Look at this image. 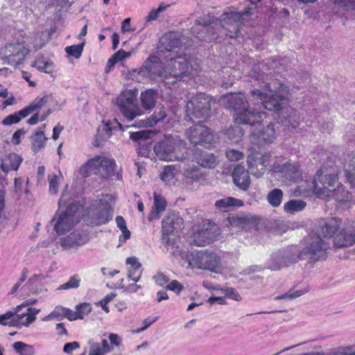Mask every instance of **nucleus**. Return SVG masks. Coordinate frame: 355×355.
I'll list each match as a JSON object with an SVG mask.
<instances>
[{"label":"nucleus","instance_id":"nucleus-1","mask_svg":"<svg viewBox=\"0 0 355 355\" xmlns=\"http://www.w3.org/2000/svg\"><path fill=\"white\" fill-rule=\"evenodd\" d=\"M339 228V219L330 220L321 230L324 239L316 234H311L304 239L306 245L302 251L299 252L296 246H290L274 252L268 261V268L277 270L296 262L298 259H309L313 261L326 259L327 250L329 248L327 240L333 236Z\"/></svg>","mask_w":355,"mask_h":355},{"label":"nucleus","instance_id":"nucleus-2","mask_svg":"<svg viewBox=\"0 0 355 355\" xmlns=\"http://www.w3.org/2000/svg\"><path fill=\"white\" fill-rule=\"evenodd\" d=\"M259 64L254 67L250 73V76L255 80H262L261 89H255L252 91V96L268 110L279 113L281 123L285 125L295 128L299 123L300 117L297 111L288 105V89L284 84L277 80L270 82L265 81L264 73L257 72L261 69Z\"/></svg>","mask_w":355,"mask_h":355},{"label":"nucleus","instance_id":"nucleus-3","mask_svg":"<svg viewBox=\"0 0 355 355\" xmlns=\"http://www.w3.org/2000/svg\"><path fill=\"white\" fill-rule=\"evenodd\" d=\"M338 175L336 168L322 167L313 180H302L295 193L308 195L313 191L318 198L332 197L339 202L352 201L353 195L338 182Z\"/></svg>","mask_w":355,"mask_h":355},{"label":"nucleus","instance_id":"nucleus-4","mask_svg":"<svg viewBox=\"0 0 355 355\" xmlns=\"http://www.w3.org/2000/svg\"><path fill=\"white\" fill-rule=\"evenodd\" d=\"M250 15L249 11H230L223 13L218 21H214L209 16H203L196 19L191 28L192 33L200 40L212 41L217 39L214 31L216 25L220 24L225 31V34L230 38L238 36L240 27L244 19L243 17Z\"/></svg>","mask_w":355,"mask_h":355},{"label":"nucleus","instance_id":"nucleus-5","mask_svg":"<svg viewBox=\"0 0 355 355\" xmlns=\"http://www.w3.org/2000/svg\"><path fill=\"white\" fill-rule=\"evenodd\" d=\"M161 46L166 51L167 55H164L165 59H169L172 65L175 67L173 69V78H180L185 76H197L200 71L199 63L191 58L177 55V48L181 49L182 40L178 34L171 33L165 35L160 40Z\"/></svg>","mask_w":355,"mask_h":355},{"label":"nucleus","instance_id":"nucleus-6","mask_svg":"<svg viewBox=\"0 0 355 355\" xmlns=\"http://www.w3.org/2000/svg\"><path fill=\"white\" fill-rule=\"evenodd\" d=\"M222 101L226 108L233 111L234 121L238 124L254 125L266 116L264 112L249 109L246 97L241 92L225 95Z\"/></svg>","mask_w":355,"mask_h":355},{"label":"nucleus","instance_id":"nucleus-7","mask_svg":"<svg viewBox=\"0 0 355 355\" xmlns=\"http://www.w3.org/2000/svg\"><path fill=\"white\" fill-rule=\"evenodd\" d=\"M165 60V58H164ZM173 69L175 67L172 65L169 59H166L164 67L161 58L151 55L145 61L144 65L133 73H137L142 78L153 80L164 81L166 85H172L178 80L187 81L194 76H185L180 78H173Z\"/></svg>","mask_w":355,"mask_h":355},{"label":"nucleus","instance_id":"nucleus-8","mask_svg":"<svg viewBox=\"0 0 355 355\" xmlns=\"http://www.w3.org/2000/svg\"><path fill=\"white\" fill-rule=\"evenodd\" d=\"M66 200L65 194L62 193L58 209L51 221L59 235L69 232L80 221L81 205L74 201L67 202Z\"/></svg>","mask_w":355,"mask_h":355},{"label":"nucleus","instance_id":"nucleus-9","mask_svg":"<svg viewBox=\"0 0 355 355\" xmlns=\"http://www.w3.org/2000/svg\"><path fill=\"white\" fill-rule=\"evenodd\" d=\"M153 150L159 159L167 162L183 160L187 153L185 142L173 137H166Z\"/></svg>","mask_w":355,"mask_h":355},{"label":"nucleus","instance_id":"nucleus-10","mask_svg":"<svg viewBox=\"0 0 355 355\" xmlns=\"http://www.w3.org/2000/svg\"><path fill=\"white\" fill-rule=\"evenodd\" d=\"M191 269L217 272L221 268L220 257L213 251H196L188 253L185 257Z\"/></svg>","mask_w":355,"mask_h":355},{"label":"nucleus","instance_id":"nucleus-11","mask_svg":"<svg viewBox=\"0 0 355 355\" xmlns=\"http://www.w3.org/2000/svg\"><path fill=\"white\" fill-rule=\"evenodd\" d=\"M114 166V159L108 155H101L89 159L80 168V173L85 177L94 174L106 178L113 173Z\"/></svg>","mask_w":355,"mask_h":355},{"label":"nucleus","instance_id":"nucleus-12","mask_svg":"<svg viewBox=\"0 0 355 355\" xmlns=\"http://www.w3.org/2000/svg\"><path fill=\"white\" fill-rule=\"evenodd\" d=\"M25 36L21 31L15 34L14 38L5 46L4 54L6 62L13 66L20 64L28 53L26 47Z\"/></svg>","mask_w":355,"mask_h":355},{"label":"nucleus","instance_id":"nucleus-13","mask_svg":"<svg viewBox=\"0 0 355 355\" xmlns=\"http://www.w3.org/2000/svg\"><path fill=\"white\" fill-rule=\"evenodd\" d=\"M113 216V209L106 199L95 200L87 213V222L92 226H98L108 223Z\"/></svg>","mask_w":355,"mask_h":355},{"label":"nucleus","instance_id":"nucleus-14","mask_svg":"<svg viewBox=\"0 0 355 355\" xmlns=\"http://www.w3.org/2000/svg\"><path fill=\"white\" fill-rule=\"evenodd\" d=\"M211 96L203 93L196 94L186 105L187 116L198 119L207 115L211 108Z\"/></svg>","mask_w":355,"mask_h":355},{"label":"nucleus","instance_id":"nucleus-15","mask_svg":"<svg viewBox=\"0 0 355 355\" xmlns=\"http://www.w3.org/2000/svg\"><path fill=\"white\" fill-rule=\"evenodd\" d=\"M117 103L120 111L128 121L141 115V110L136 104L135 96L130 91L123 92L118 98Z\"/></svg>","mask_w":355,"mask_h":355},{"label":"nucleus","instance_id":"nucleus-16","mask_svg":"<svg viewBox=\"0 0 355 355\" xmlns=\"http://www.w3.org/2000/svg\"><path fill=\"white\" fill-rule=\"evenodd\" d=\"M187 138L194 145L210 146L214 141V135L211 130L201 123L190 127L187 131Z\"/></svg>","mask_w":355,"mask_h":355},{"label":"nucleus","instance_id":"nucleus-17","mask_svg":"<svg viewBox=\"0 0 355 355\" xmlns=\"http://www.w3.org/2000/svg\"><path fill=\"white\" fill-rule=\"evenodd\" d=\"M108 338L110 345L106 339H103L101 343L96 342L94 339H89L88 340L89 355H106L112 351V345L119 347L121 345L122 338L116 334H110Z\"/></svg>","mask_w":355,"mask_h":355},{"label":"nucleus","instance_id":"nucleus-18","mask_svg":"<svg viewBox=\"0 0 355 355\" xmlns=\"http://www.w3.org/2000/svg\"><path fill=\"white\" fill-rule=\"evenodd\" d=\"M219 233L216 225L209 221L204 222L200 229L194 230L193 242L196 245L204 246L212 242Z\"/></svg>","mask_w":355,"mask_h":355},{"label":"nucleus","instance_id":"nucleus-19","mask_svg":"<svg viewBox=\"0 0 355 355\" xmlns=\"http://www.w3.org/2000/svg\"><path fill=\"white\" fill-rule=\"evenodd\" d=\"M270 154L254 153L248 156V164L250 173L257 178L262 176L266 166L270 164Z\"/></svg>","mask_w":355,"mask_h":355},{"label":"nucleus","instance_id":"nucleus-20","mask_svg":"<svg viewBox=\"0 0 355 355\" xmlns=\"http://www.w3.org/2000/svg\"><path fill=\"white\" fill-rule=\"evenodd\" d=\"M182 223V218L178 217L175 214H171L166 216L162 224V243L165 245H169V236L177 228H180Z\"/></svg>","mask_w":355,"mask_h":355},{"label":"nucleus","instance_id":"nucleus-21","mask_svg":"<svg viewBox=\"0 0 355 355\" xmlns=\"http://www.w3.org/2000/svg\"><path fill=\"white\" fill-rule=\"evenodd\" d=\"M89 241L88 236L80 231H75L60 239V244L64 250L76 249Z\"/></svg>","mask_w":355,"mask_h":355},{"label":"nucleus","instance_id":"nucleus-22","mask_svg":"<svg viewBox=\"0 0 355 355\" xmlns=\"http://www.w3.org/2000/svg\"><path fill=\"white\" fill-rule=\"evenodd\" d=\"M272 171L281 173L283 177L291 181H297L302 176L300 166L296 163L287 162L282 165L275 164Z\"/></svg>","mask_w":355,"mask_h":355},{"label":"nucleus","instance_id":"nucleus-23","mask_svg":"<svg viewBox=\"0 0 355 355\" xmlns=\"http://www.w3.org/2000/svg\"><path fill=\"white\" fill-rule=\"evenodd\" d=\"M275 139L276 133L272 124L268 125L260 132H253L251 135V141L258 146L272 144Z\"/></svg>","mask_w":355,"mask_h":355},{"label":"nucleus","instance_id":"nucleus-24","mask_svg":"<svg viewBox=\"0 0 355 355\" xmlns=\"http://www.w3.org/2000/svg\"><path fill=\"white\" fill-rule=\"evenodd\" d=\"M40 312V309L31 307L28 308L24 313L16 312L15 327H28L35 321L36 316Z\"/></svg>","mask_w":355,"mask_h":355},{"label":"nucleus","instance_id":"nucleus-25","mask_svg":"<svg viewBox=\"0 0 355 355\" xmlns=\"http://www.w3.org/2000/svg\"><path fill=\"white\" fill-rule=\"evenodd\" d=\"M232 179L234 184L243 191H246L250 185V178L248 171L244 166L236 165L232 172Z\"/></svg>","mask_w":355,"mask_h":355},{"label":"nucleus","instance_id":"nucleus-26","mask_svg":"<svg viewBox=\"0 0 355 355\" xmlns=\"http://www.w3.org/2000/svg\"><path fill=\"white\" fill-rule=\"evenodd\" d=\"M166 116V114L164 108L162 107H159L158 110H156L150 117L146 118L145 119L135 121V123H132L130 126H135L137 128L153 127L159 121H163Z\"/></svg>","mask_w":355,"mask_h":355},{"label":"nucleus","instance_id":"nucleus-27","mask_svg":"<svg viewBox=\"0 0 355 355\" xmlns=\"http://www.w3.org/2000/svg\"><path fill=\"white\" fill-rule=\"evenodd\" d=\"M199 166L207 168H214L218 163V159L214 154L207 152H198L195 153L194 159Z\"/></svg>","mask_w":355,"mask_h":355},{"label":"nucleus","instance_id":"nucleus-28","mask_svg":"<svg viewBox=\"0 0 355 355\" xmlns=\"http://www.w3.org/2000/svg\"><path fill=\"white\" fill-rule=\"evenodd\" d=\"M126 263L129 265L128 277L135 282L139 281L141 277L143 268L141 264L135 257H130L126 259Z\"/></svg>","mask_w":355,"mask_h":355},{"label":"nucleus","instance_id":"nucleus-29","mask_svg":"<svg viewBox=\"0 0 355 355\" xmlns=\"http://www.w3.org/2000/svg\"><path fill=\"white\" fill-rule=\"evenodd\" d=\"M22 160V158L17 154L15 153H9L2 159L1 168L5 173L10 171H17Z\"/></svg>","mask_w":355,"mask_h":355},{"label":"nucleus","instance_id":"nucleus-30","mask_svg":"<svg viewBox=\"0 0 355 355\" xmlns=\"http://www.w3.org/2000/svg\"><path fill=\"white\" fill-rule=\"evenodd\" d=\"M334 243L337 248H345L355 244V234L343 230L334 238Z\"/></svg>","mask_w":355,"mask_h":355},{"label":"nucleus","instance_id":"nucleus-31","mask_svg":"<svg viewBox=\"0 0 355 355\" xmlns=\"http://www.w3.org/2000/svg\"><path fill=\"white\" fill-rule=\"evenodd\" d=\"M159 94L157 90L149 89L141 93L140 99L143 107L146 110H151L155 105Z\"/></svg>","mask_w":355,"mask_h":355},{"label":"nucleus","instance_id":"nucleus-32","mask_svg":"<svg viewBox=\"0 0 355 355\" xmlns=\"http://www.w3.org/2000/svg\"><path fill=\"white\" fill-rule=\"evenodd\" d=\"M166 202L165 198L157 193H154V205L148 216L149 220L158 219L160 214L165 210Z\"/></svg>","mask_w":355,"mask_h":355},{"label":"nucleus","instance_id":"nucleus-33","mask_svg":"<svg viewBox=\"0 0 355 355\" xmlns=\"http://www.w3.org/2000/svg\"><path fill=\"white\" fill-rule=\"evenodd\" d=\"M243 205V202L241 200L233 197H226L215 202V206L218 209L225 211H228L232 207H240Z\"/></svg>","mask_w":355,"mask_h":355},{"label":"nucleus","instance_id":"nucleus-34","mask_svg":"<svg viewBox=\"0 0 355 355\" xmlns=\"http://www.w3.org/2000/svg\"><path fill=\"white\" fill-rule=\"evenodd\" d=\"M179 169L174 165L165 166L160 174V178L166 184H174L177 181Z\"/></svg>","mask_w":355,"mask_h":355},{"label":"nucleus","instance_id":"nucleus-35","mask_svg":"<svg viewBox=\"0 0 355 355\" xmlns=\"http://www.w3.org/2000/svg\"><path fill=\"white\" fill-rule=\"evenodd\" d=\"M49 98V96L47 95H44L42 97L36 98L27 107L23 109L24 110V112H25V114H26L28 116L31 113L38 111L40 109L46 105Z\"/></svg>","mask_w":355,"mask_h":355},{"label":"nucleus","instance_id":"nucleus-36","mask_svg":"<svg viewBox=\"0 0 355 355\" xmlns=\"http://www.w3.org/2000/svg\"><path fill=\"white\" fill-rule=\"evenodd\" d=\"M306 206V203L302 200H291L284 205L285 212L290 214H294L296 212L303 210Z\"/></svg>","mask_w":355,"mask_h":355},{"label":"nucleus","instance_id":"nucleus-37","mask_svg":"<svg viewBox=\"0 0 355 355\" xmlns=\"http://www.w3.org/2000/svg\"><path fill=\"white\" fill-rule=\"evenodd\" d=\"M225 135L232 143L236 144L241 140L243 136V131L240 126L234 125L227 128L225 131Z\"/></svg>","mask_w":355,"mask_h":355},{"label":"nucleus","instance_id":"nucleus-38","mask_svg":"<svg viewBox=\"0 0 355 355\" xmlns=\"http://www.w3.org/2000/svg\"><path fill=\"white\" fill-rule=\"evenodd\" d=\"M12 347L19 355H34L35 349L33 345H28L21 341L13 343Z\"/></svg>","mask_w":355,"mask_h":355},{"label":"nucleus","instance_id":"nucleus-39","mask_svg":"<svg viewBox=\"0 0 355 355\" xmlns=\"http://www.w3.org/2000/svg\"><path fill=\"white\" fill-rule=\"evenodd\" d=\"M309 291V288L304 289H290L286 293L276 296L275 300H292L297 297H299Z\"/></svg>","mask_w":355,"mask_h":355},{"label":"nucleus","instance_id":"nucleus-40","mask_svg":"<svg viewBox=\"0 0 355 355\" xmlns=\"http://www.w3.org/2000/svg\"><path fill=\"white\" fill-rule=\"evenodd\" d=\"M24 112V110L22 109L14 114L7 116L2 120L1 124L4 126H9L19 123L22 119L27 116Z\"/></svg>","mask_w":355,"mask_h":355},{"label":"nucleus","instance_id":"nucleus-41","mask_svg":"<svg viewBox=\"0 0 355 355\" xmlns=\"http://www.w3.org/2000/svg\"><path fill=\"white\" fill-rule=\"evenodd\" d=\"M283 191L279 189H274L267 195V200L274 207H279L282 201Z\"/></svg>","mask_w":355,"mask_h":355},{"label":"nucleus","instance_id":"nucleus-42","mask_svg":"<svg viewBox=\"0 0 355 355\" xmlns=\"http://www.w3.org/2000/svg\"><path fill=\"white\" fill-rule=\"evenodd\" d=\"M16 312L15 307L13 311H9L0 315V324L3 326H8L10 327H15Z\"/></svg>","mask_w":355,"mask_h":355},{"label":"nucleus","instance_id":"nucleus-43","mask_svg":"<svg viewBox=\"0 0 355 355\" xmlns=\"http://www.w3.org/2000/svg\"><path fill=\"white\" fill-rule=\"evenodd\" d=\"M64 311L65 307L57 306L49 315L42 318V321L61 320L64 318Z\"/></svg>","mask_w":355,"mask_h":355},{"label":"nucleus","instance_id":"nucleus-44","mask_svg":"<svg viewBox=\"0 0 355 355\" xmlns=\"http://www.w3.org/2000/svg\"><path fill=\"white\" fill-rule=\"evenodd\" d=\"M46 138L42 128L38 129L33 137V148L34 150H38L44 145Z\"/></svg>","mask_w":355,"mask_h":355},{"label":"nucleus","instance_id":"nucleus-45","mask_svg":"<svg viewBox=\"0 0 355 355\" xmlns=\"http://www.w3.org/2000/svg\"><path fill=\"white\" fill-rule=\"evenodd\" d=\"M326 355H355V345L340 347L331 350Z\"/></svg>","mask_w":355,"mask_h":355},{"label":"nucleus","instance_id":"nucleus-46","mask_svg":"<svg viewBox=\"0 0 355 355\" xmlns=\"http://www.w3.org/2000/svg\"><path fill=\"white\" fill-rule=\"evenodd\" d=\"M80 279L78 275L71 276L69 279L64 284L60 286L59 290H67L71 288H77L80 286Z\"/></svg>","mask_w":355,"mask_h":355},{"label":"nucleus","instance_id":"nucleus-47","mask_svg":"<svg viewBox=\"0 0 355 355\" xmlns=\"http://www.w3.org/2000/svg\"><path fill=\"white\" fill-rule=\"evenodd\" d=\"M84 43L77 45H72L65 48L66 53L75 58H79L83 51Z\"/></svg>","mask_w":355,"mask_h":355},{"label":"nucleus","instance_id":"nucleus-48","mask_svg":"<svg viewBox=\"0 0 355 355\" xmlns=\"http://www.w3.org/2000/svg\"><path fill=\"white\" fill-rule=\"evenodd\" d=\"M76 310L78 319L82 320L91 312L92 307L88 303H83L77 305Z\"/></svg>","mask_w":355,"mask_h":355},{"label":"nucleus","instance_id":"nucleus-49","mask_svg":"<svg viewBox=\"0 0 355 355\" xmlns=\"http://www.w3.org/2000/svg\"><path fill=\"white\" fill-rule=\"evenodd\" d=\"M61 175H57L55 174L51 175L49 176V192L51 193L56 194L58 191V184L60 180L61 179Z\"/></svg>","mask_w":355,"mask_h":355},{"label":"nucleus","instance_id":"nucleus-50","mask_svg":"<svg viewBox=\"0 0 355 355\" xmlns=\"http://www.w3.org/2000/svg\"><path fill=\"white\" fill-rule=\"evenodd\" d=\"M184 175L187 179H191L192 181H196L201 177V173L198 171V166L186 168Z\"/></svg>","mask_w":355,"mask_h":355},{"label":"nucleus","instance_id":"nucleus-51","mask_svg":"<svg viewBox=\"0 0 355 355\" xmlns=\"http://www.w3.org/2000/svg\"><path fill=\"white\" fill-rule=\"evenodd\" d=\"M335 6L341 8L344 10L354 9L355 10V1L352 0H330Z\"/></svg>","mask_w":355,"mask_h":355},{"label":"nucleus","instance_id":"nucleus-52","mask_svg":"<svg viewBox=\"0 0 355 355\" xmlns=\"http://www.w3.org/2000/svg\"><path fill=\"white\" fill-rule=\"evenodd\" d=\"M168 6L169 5L168 4L161 3L157 9L151 10L146 17L147 21L155 20L159 15L164 12Z\"/></svg>","mask_w":355,"mask_h":355},{"label":"nucleus","instance_id":"nucleus-53","mask_svg":"<svg viewBox=\"0 0 355 355\" xmlns=\"http://www.w3.org/2000/svg\"><path fill=\"white\" fill-rule=\"evenodd\" d=\"M226 157L230 161L234 162L243 159L244 155L242 152L239 150L234 149H228L226 150Z\"/></svg>","mask_w":355,"mask_h":355},{"label":"nucleus","instance_id":"nucleus-54","mask_svg":"<svg viewBox=\"0 0 355 355\" xmlns=\"http://www.w3.org/2000/svg\"><path fill=\"white\" fill-rule=\"evenodd\" d=\"M155 284L159 286L164 287L169 282L168 277L162 272H157L153 277Z\"/></svg>","mask_w":355,"mask_h":355},{"label":"nucleus","instance_id":"nucleus-55","mask_svg":"<svg viewBox=\"0 0 355 355\" xmlns=\"http://www.w3.org/2000/svg\"><path fill=\"white\" fill-rule=\"evenodd\" d=\"M166 289L180 294L184 289V286L178 281L173 280L166 286Z\"/></svg>","mask_w":355,"mask_h":355},{"label":"nucleus","instance_id":"nucleus-56","mask_svg":"<svg viewBox=\"0 0 355 355\" xmlns=\"http://www.w3.org/2000/svg\"><path fill=\"white\" fill-rule=\"evenodd\" d=\"M52 64L48 61H43L40 60H37L32 64L33 67H35L40 71H43L45 72H49Z\"/></svg>","mask_w":355,"mask_h":355},{"label":"nucleus","instance_id":"nucleus-57","mask_svg":"<svg viewBox=\"0 0 355 355\" xmlns=\"http://www.w3.org/2000/svg\"><path fill=\"white\" fill-rule=\"evenodd\" d=\"M50 110H49L45 114H43L41 116H39L38 113H35L28 120L27 122L29 125H35L39 121H44L46 119V117L50 114Z\"/></svg>","mask_w":355,"mask_h":355},{"label":"nucleus","instance_id":"nucleus-58","mask_svg":"<svg viewBox=\"0 0 355 355\" xmlns=\"http://www.w3.org/2000/svg\"><path fill=\"white\" fill-rule=\"evenodd\" d=\"M80 347V345L78 342L73 341L67 343L64 345L63 352L66 354H70L71 352Z\"/></svg>","mask_w":355,"mask_h":355},{"label":"nucleus","instance_id":"nucleus-59","mask_svg":"<svg viewBox=\"0 0 355 355\" xmlns=\"http://www.w3.org/2000/svg\"><path fill=\"white\" fill-rule=\"evenodd\" d=\"M26 133V131L24 129L17 130L12 137V143L17 145L21 142V137L24 136Z\"/></svg>","mask_w":355,"mask_h":355},{"label":"nucleus","instance_id":"nucleus-60","mask_svg":"<svg viewBox=\"0 0 355 355\" xmlns=\"http://www.w3.org/2000/svg\"><path fill=\"white\" fill-rule=\"evenodd\" d=\"M130 52H127L123 50H119L114 55V58L116 59V61H121L130 57Z\"/></svg>","mask_w":355,"mask_h":355},{"label":"nucleus","instance_id":"nucleus-61","mask_svg":"<svg viewBox=\"0 0 355 355\" xmlns=\"http://www.w3.org/2000/svg\"><path fill=\"white\" fill-rule=\"evenodd\" d=\"M64 318H67L70 321L78 320L76 311H73L70 309L65 308Z\"/></svg>","mask_w":355,"mask_h":355},{"label":"nucleus","instance_id":"nucleus-62","mask_svg":"<svg viewBox=\"0 0 355 355\" xmlns=\"http://www.w3.org/2000/svg\"><path fill=\"white\" fill-rule=\"evenodd\" d=\"M121 288L123 289V291L124 292H127V293H135L137 292L139 289L141 288V286L140 285H137L135 283H133V284H129L128 286H124L123 285H122L121 286Z\"/></svg>","mask_w":355,"mask_h":355},{"label":"nucleus","instance_id":"nucleus-63","mask_svg":"<svg viewBox=\"0 0 355 355\" xmlns=\"http://www.w3.org/2000/svg\"><path fill=\"white\" fill-rule=\"evenodd\" d=\"M147 133L145 131H138L136 132H132L130 135V138L134 141H137L140 139L146 137Z\"/></svg>","mask_w":355,"mask_h":355},{"label":"nucleus","instance_id":"nucleus-64","mask_svg":"<svg viewBox=\"0 0 355 355\" xmlns=\"http://www.w3.org/2000/svg\"><path fill=\"white\" fill-rule=\"evenodd\" d=\"M122 232V235L119 237V243H125L128 239L130 237V232L125 228L124 230H121Z\"/></svg>","mask_w":355,"mask_h":355}]
</instances>
